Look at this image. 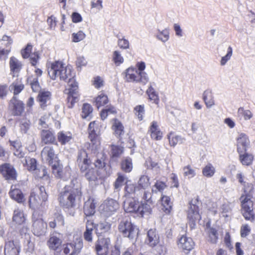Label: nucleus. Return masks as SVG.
Listing matches in <instances>:
<instances>
[{
  "instance_id": "nucleus-45",
  "label": "nucleus",
  "mask_w": 255,
  "mask_h": 255,
  "mask_svg": "<svg viewBox=\"0 0 255 255\" xmlns=\"http://www.w3.org/2000/svg\"><path fill=\"white\" fill-rule=\"evenodd\" d=\"M112 128L115 135L117 136H120L124 133V126L118 120L115 119L114 120Z\"/></svg>"
},
{
  "instance_id": "nucleus-8",
  "label": "nucleus",
  "mask_w": 255,
  "mask_h": 255,
  "mask_svg": "<svg viewBox=\"0 0 255 255\" xmlns=\"http://www.w3.org/2000/svg\"><path fill=\"white\" fill-rule=\"evenodd\" d=\"M36 216L37 213L34 212L32 215L33 232L35 236H40L46 232L47 224L41 218Z\"/></svg>"
},
{
  "instance_id": "nucleus-60",
  "label": "nucleus",
  "mask_w": 255,
  "mask_h": 255,
  "mask_svg": "<svg viewBox=\"0 0 255 255\" xmlns=\"http://www.w3.org/2000/svg\"><path fill=\"white\" fill-rule=\"evenodd\" d=\"M30 122L26 119H22L20 122V128L22 132L26 133L30 127Z\"/></svg>"
},
{
  "instance_id": "nucleus-15",
  "label": "nucleus",
  "mask_w": 255,
  "mask_h": 255,
  "mask_svg": "<svg viewBox=\"0 0 255 255\" xmlns=\"http://www.w3.org/2000/svg\"><path fill=\"white\" fill-rule=\"evenodd\" d=\"M43 161L48 162L49 164H52L54 161L57 160L54 150L51 146H46L43 148L41 153Z\"/></svg>"
},
{
  "instance_id": "nucleus-52",
  "label": "nucleus",
  "mask_w": 255,
  "mask_h": 255,
  "mask_svg": "<svg viewBox=\"0 0 255 255\" xmlns=\"http://www.w3.org/2000/svg\"><path fill=\"white\" fill-rule=\"evenodd\" d=\"M145 63L144 62H138L136 64V69L140 76H142V79H145L149 81V78L147 74L144 71L145 69Z\"/></svg>"
},
{
  "instance_id": "nucleus-44",
  "label": "nucleus",
  "mask_w": 255,
  "mask_h": 255,
  "mask_svg": "<svg viewBox=\"0 0 255 255\" xmlns=\"http://www.w3.org/2000/svg\"><path fill=\"white\" fill-rule=\"evenodd\" d=\"M240 153V160L243 165L249 166L253 163L254 156L248 153Z\"/></svg>"
},
{
  "instance_id": "nucleus-55",
  "label": "nucleus",
  "mask_w": 255,
  "mask_h": 255,
  "mask_svg": "<svg viewBox=\"0 0 255 255\" xmlns=\"http://www.w3.org/2000/svg\"><path fill=\"white\" fill-rule=\"evenodd\" d=\"M92 112V107L89 104L85 103L82 108L81 117L83 119H86L90 116Z\"/></svg>"
},
{
  "instance_id": "nucleus-24",
  "label": "nucleus",
  "mask_w": 255,
  "mask_h": 255,
  "mask_svg": "<svg viewBox=\"0 0 255 255\" xmlns=\"http://www.w3.org/2000/svg\"><path fill=\"white\" fill-rule=\"evenodd\" d=\"M9 65L11 73L12 76H17V74L20 71L22 68L21 62L14 56H12L9 59Z\"/></svg>"
},
{
  "instance_id": "nucleus-39",
  "label": "nucleus",
  "mask_w": 255,
  "mask_h": 255,
  "mask_svg": "<svg viewBox=\"0 0 255 255\" xmlns=\"http://www.w3.org/2000/svg\"><path fill=\"white\" fill-rule=\"evenodd\" d=\"M41 135L42 141L45 144L52 143L55 140L53 133L49 130H43Z\"/></svg>"
},
{
  "instance_id": "nucleus-56",
  "label": "nucleus",
  "mask_w": 255,
  "mask_h": 255,
  "mask_svg": "<svg viewBox=\"0 0 255 255\" xmlns=\"http://www.w3.org/2000/svg\"><path fill=\"white\" fill-rule=\"evenodd\" d=\"M11 90H13L14 95L18 94L24 88V85L20 81L13 82L10 86Z\"/></svg>"
},
{
  "instance_id": "nucleus-18",
  "label": "nucleus",
  "mask_w": 255,
  "mask_h": 255,
  "mask_svg": "<svg viewBox=\"0 0 255 255\" xmlns=\"http://www.w3.org/2000/svg\"><path fill=\"white\" fill-rule=\"evenodd\" d=\"M97 201L90 197L85 203L84 212L86 217H90L94 215L96 212Z\"/></svg>"
},
{
  "instance_id": "nucleus-23",
  "label": "nucleus",
  "mask_w": 255,
  "mask_h": 255,
  "mask_svg": "<svg viewBox=\"0 0 255 255\" xmlns=\"http://www.w3.org/2000/svg\"><path fill=\"white\" fill-rule=\"evenodd\" d=\"M20 247L18 244L13 241L6 242L4 247L5 255H18Z\"/></svg>"
},
{
  "instance_id": "nucleus-31",
  "label": "nucleus",
  "mask_w": 255,
  "mask_h": 255,
  "mask_svg": "<svg viewBox=\"0 0 255 255\" xmlns=\"http://www.w3.org/2000/svg\"><path fill=\"white\" fill-rule=\"evenodd\" d=\"M25 217L23 211L18 209H15L13 211L12 221L18 225H21L24 223Z\"/></svg>"
},
{
  "instance_id": "nucleus-11",
  "label": "nucleus",
  "mask_w": 255,
  "mask_h": 255,
  "mask_svg": "<svg viewBox=\"0 0 255 255\" xmlns=\"http://www.w3.org/2000/svg\"><path fill=\"white\" fill-rule=\"evenodd\" d=\"M82 247V240L79 238L74 243L64 245L63 252L66 255H76L80 252Z\"/></svg>"
},
{
  "instance_id": "nucleus-9",
  "label": "nucleus",
  "mask_w": 255,
  "mask_h": 255,
  "mask_svg": "<svg viewBox=\"0 0 255 255\" xmlns=\"http://www.w3.org/2000/svg\"><path fill=\"white\" fill-rule=\"evenodd\" d=\"M119 208L118 202L113 199L106 200L100 206L102 213L106 216L113 215Z\"/></svg>"
},
{
  "instance_id": "nucleus-25",
  "label": "nucleus",
  "mask_w": 255,
  "mask_h": 255,
  "mask_svg": "<svg viewBox=\"0 0 255 255\" xmlns=\"http://www.w3.org/2000/svg\"><path fill=\"white\" fill-rule=\"evenodd\" d=\"M146 243L151 247L155 246L159 242V237L155 230L150 229L147 232Z\"/></svg>"
},
{
  "instance_id": "nucleus-33",
  "label": "nucleus",
  "mask_w": 255,
  "mask_h": 255,
  "mask_svg": "<svg viewBox=\"0 0 255 255\" xmlns=\"http://www.w3.org/2000/svg\"><path fill=\"white\" fill-rule=\"evenodd\" d=\"M237 117L240 119L245 121L250 120L253 117V113L249 110L245 109L243 107H240L237 113Z\"/></svg>"
},
{
  "instance_id": "nucleus-5",
  "label": "nucleus",
  "mask_w": 255,
  "mask_h": 255,
  "mask_svg": "<svg viewBox=\"0 0 255 255\" xmlns=\"http://www.w3.org/2000/svg\"><path fill=\"white\" fill-rule=\"evenodd\" d=\"M242 204V213L246 220L253 221L254 219L253 203L248 196L242 195L240 197Z\"/></svg>"
},
{
  "instance_id": "nucleus-53",
  "label": "nucleus",
  "mask_w": 255,
  "mask_h": 255,
  "mask_svg": "<svg viewBox=\"0 0 255 255\" xmlns=\"http://www.w3.org/2000/svg\"><path fill=\"white\" fill-rule=\"evenodd\" d=\"M99 175L97 171L92 168L85 173V177L89 182H95L97 180Z\"/></svg>"
},
{
  "instance_id": "nucleus-57",
  "label": "nucleus",
  "mask_w": 255,
  "mask_h": 255,
  "mask_svg": "<svg viewBox=\"0 0 255 255\" xmlns=\"http://www.w3.org/2000/svg\"><path fill=\"white\" fill-rule=\"evenodd\" d=\"M166 187L167 185L165 182L157 180L152 188V192H156L157 191L162 192Z\"/></svg>"
},
{
  "instance_id": "nucleus-21",
  "label": "nucleus",
  "mask_w": 255,
  "mask_h": 255,
  "mask_svg": "<svg viewBox=\"0 0 255 255\" xmlns=\"http://www.w3.org/2000/svg\"><path fill=\"white\" fill-rule=\"evenodd\" d=\"M0 171L2 175L6 179H15L16 178V172L12 165L9 164H4L2 165L0 169Z\"/></svg>"
},
{
  "instance_id": "nucleus-37",
  "label": "nucleus",
  "mask_w": 255,
  "mask_h": 255,
  "mask_svg": "<svg viewBox=\"0 0 255 255\" xmlns=\"http://www.w3.org/2000/svg\"><path fill=\"white\" fill-rule=\"evenodd\" d=\"M22 162L23 165L26 166L29 171H32L33 173L37 168L36 160L34 158L26 157L22 161Z\"/></svg>"
},
{
  "instance_id": "nucleus-54",
  "label": "nucleus",
  "mask_w": 255,
  "mask_h": 255,
  "mask_svg": "<svg viewBox=\"0 0 255 255\" xmlns=\"http://www.w3.org/2000/svg\"><path fill=\"white\" fill-rule=\"evenodd\" d=\"M215 172L214 167L211 163L207 164L203 169V175L207 177H212Z\"/></svg>"
},
{
  "instance_id": "nucleus-32",
  "label": "nucleus",
  "mask_w": 255,
  "mask_h": 255,
  "mask_svg": "<svg viewBox=\"0 0 255 255\" xmlns=\"http://www.w3.org/2000/svg\"><path fill=\"white\" fill-rule=\"evenodd\" d=\"M111 227V225L108 222L100 223L96 225H94L95 232L98 236L108 232Z\"/></svg>"
},
{
  "instance_id": "nucleus-28",
  "label": "nucleus",
  "mask_w": 255,
  "mask_h": 255,
  "mask_svg": "<svg viewBox=\"0 0 255 255\" xmlns=\"http://www.w3.org/2000/svg\"><path fill=\"white\" fill-rule=\"evenodd\" d=\"M125 196L127 198H130L131 197H134L138 196L137 192L139 191L138 187L133 184H127L126 183L125 187Z\"/></svg>"
},
{
  "instance_id": "nucleus-58",
  "label": "nucleus",
  "mask_w": 255,
  "mask_h": 255,
  "mask_svg": "<svg viewBox=\"0 0 255 255\" xmlns=\"http://www.w3.org/2000/svg\"><path fill=\"white\" fill-rule=\"evenodd\" d=\"M113 60L116 66H119L124 62V59L119 51H115L113 54Z\"/></svg>"
},
{
  "instance_id": "nucleus-38",
  "label": "nucleus",
  "mask_w": 255,
  "mask_h": 255,
  "mask_svg": "<svg viewBox=\"0 0 255 255\" xmlns=\"http://www.w3.org/2000/svg\"><path fill=\"white\" fill-rule=\"evenodd\" d=\"M152 204L153 203H149L147 202L141 203L140 205H138L137 213L140 214L142 216L144 214L148 215L150 214L152 211Z\"/></svg>"
},
{
  "instance_id": "nucleus-46",
  "label": "nucleus",
  "mask_w": 255,
  "mask_h": 255,
  "mask_svg": "<svg viewBox=\"0 0 255 255\" xmlns=\"http://www.w3.org/2000/svg\"><path fill=\"white\" fill-rule=\"evenodd\" d=\"M220 214L225 218H230L232 215V208L229 203L223 204L219 208Z\"/></svg>"
},
{
  "instance_id": "nucleus-47",
  "label": "nucleus",
  "mask_w": 255,
  "mask_h": 255,
  "mask_svg": "<svg viewBox=\"0 0 255 255\" xmlns=\"http://www.w3.org/2000/svg\"><path fill=\"white\" fill-rule=\"evenodd\" d=\"M108 102V96L104 93H100L95 100V105L98 108L107 104Z\"/></svg>"
},
{
  "instance_id": "nucleus-64",
  "label": "nucleus",
  "mask_w": 255,
  "mask_h": 255,
  "mask_svg": "<svg viewBox=\"0 0 255 255\" xmlns=\"http://www.w3.org/2000/svg\"><path fill=\"white\" fill-rule=\"evenodd\" d=\"M233 53L232 48L229 46L228 48L227 53L226 55L222 57L220 61V65L221 66H224L226 65L227 62L231 59Z\"/></svg>"
},
{
  "instance_id": "nucleus-50",
  "label": "nucleus",
  "mask_w": 255,
  "mask_h": 255,
  "mask_svg": "<svg viewBox=\"0 0 255 255\" xmlns=\"http://www.w3.org/2000/svg\"><path fill=\"white\" fill-rule=\"evenodd\" d=\"M127 179L126 175H123L121 173H119L118 174V177L116 179L115 182L114 184V189L116 191H119L123 186L125 181Z\"/></svg>"
},
{
  "instance_id": "nucleus-19",
  "label": "nucleus",
  "mask_w": 255,
  "mask_h": 255,
  "mask_svg": "<svg viewBox=\"0 0 255 255\" xmlns=\"http://www.w3.org/2000/svg\"><path fill=\"white\" fill-rule=\"evenodd\" d=\"M177 245L183 250L190 251L193 248L194 242L191 238L183 235L178 239Z\"/></svg>"
},
{
  "instance_id": "nucleus-48",
  "label": "nucleus",
  "mask_w": 255,
  "mask_h": 255,
  "mask_svg": "<svg viewBox=\"0 0 255 255\" xmlns=\"http://www.w3.org/2000/svg\"><path fill=\"white\" fill-rule=\"evenodd\" d=\"M156 37L159 40L162 42H166L169 40V31L167 28H165L162 30H158L156 34Z\"/></svg>"
},
{
  "instance_id": "nucleus-43",
  "label": "nucleus",
  "mask_w": 255,
  "mask_h": 255,
  "mask_svg": "<svg viewBox=\"0 0 255 255\" xmlns=\"http://www.w3.org/2000/svg\"><path fill=\"white\" fill-rule=\"evenodd\" d=\"M62 243L61 240L56 236H51L47 242V245L50 249L57 250Z\"/></svg>"
},
{
  "instance_id": "nucleus-2",
  "label": "nucleus",
  "mask_w": 255,
  "mask_h": 255,
  "mask_svg": "<svg viewBox=\"0 0 255 255\" xmlns=\"http://www.w3.org/2000/svg\"><path fill=\"white\" fill-rule=\"evenodd\" d=\"M81 195V184L76 178H73L60 193L58 200L60 205L67 209V213L73 216L76 199L80 198Z\"/></svg>"
},
{
  "instance_id": "nucleus-40",
  "label": "nucleus",
  "mask_w": 255,
  "mask_h": 255,
  "mask_svg": "<svg viewBox=\"0 0 255 255\" xmlns=\"http://www.w3.org/2000/svg\"><path fill=\"white\" fill-rule=\"evenodd\" d=\"M203 99L207 108H211L215 105L214 97L211 91H205L203 93Z\"/></svg>"
},
{
  "instance_id": "nucleus-29",
  "label": "nucleus",
  "mask_w": 255,
  "mask_h": 255,
  "mask_svg": "<svg viewBox=\"0 0 255 255\" xmlns=\"http://www.w3.org/2000/svg\"><path fill=\"white\" fill-rule=\"evenodd\" d=\"M150 136L152 139L160 140L162 137V133L159 129L157 123L153 121L150 127Z\"/></svg>"
},
{
  "instance_id": "nucleus-59",
  "label": "nucleus",
  "mask_w": 255,
  "mask_h": 255,
  "mask_svg": "<svg viewBox=\"0 0 255 255\" xmlns=\"http://www.w3.org/2000/svg\"><path fill=\"white\" fill-rule=\"evenodd\" d=\"M145 165L147 168L155 170L157 172L159 170V167L158 163L153 161L150 158H148L146 160Z\"/></svg>"
},
{
  "instance_id": "nucleus-34",
  "label": "nucleus",
  "mask_w": 255,
  "mask_h": 255,
  "mask_svg": "<svg viewBox=\"0 0 255 255\" xmlns=\"http://www.w3.org/2000/svg\"><path fill=\"white\" fill-rule=\"evenodd\" d=\"M72 138V133L68 131H60L57 134L58 141L63 145L69 143Z\"/></svg>"
},
{
  "instance_id": "nucleus-62",
  "label": "nucleus",
  "mask_w": 255,
  "mask_h": 255,
  "mask_svg": "<svg viewBox=\"0 0 255 255\" xmlns=\"http://www.w3.org/2000/svg\"><path fill=\"white\" fill-rule=\"evenodd\" d=\"M183 170L184 175L188 178H193L196 175L195 170L189 165L184 167Z\"/></svg>"
},
{
  "instance_id": "nucleus-14",
  "label": "nucleus",
  "mask_w": 255,
  "mask_h": 255,
  "mask_svg": "<svg viewBox=\"0 0 255 255\" xmlns=\"http://www.w3.org/2000/svg\"><path fill=\"white\" fill-rule=\"evenodd\" d=\"M9 109L13 116H20L24 111V104L13 97L10 101Z\"/></svg>"
},
{
  "instance_id": "nucleus-61",
  "label": "nucleus",
  "mask_w": 255,
  "mask_h": 255,
  "mask_svg": "<svg viewBox=\"0 0 255 255\" xmlns=\"http://www.w3.org/2000/svg\"><path fill=\"white\" fill-rule=\"evenodd\" d=\"M86 37L85 33L80 30L77 33H73L72 34V40L74 42H78L83 40Z\"/></svg>"
},
{
  "instance_id": "nucleus-16",
  "label": "nucleus",
  "mask_w": 255,
  "mask_h": 255,
  "mask_svg": "<svg viewBox=\"0 0 255 255\" xmlns=\"http://www.w3.org/2000/svg\"><path fill=\"white\" fill-rule=\"evenodd\" d=\"M136 196L127 198L124 202V208L128 213L137 212L138 209V202L135 199Z\"/></svg>"
},
{
  "instance_id": "nucleus-42",
  "label": "nucleus",
  "mask_w": 255,
  "mask_h": 255,
  "mask_svg": "<svg viewBox=\"0 0 255 255\" xmlns=\"http://www.w3.org/2000/svg\"><path fill=\"white\" fill-rule=\"evenodd\" d=\"M133 168L132 160L130 157H124L121 162L122 169L127 172H130Z\"/></svg>"
},
{
  "instance_id": "nucleus-13",
  "label": "nucleus",
  "mask_w": 255,
  "mask_h": 255,
  "mask_svg": "<svg viewBox=\"0 0 255 255\" xmlns=\"http://www.w3.org/2000/svg\"><path fill=\"white\" fill-rule=\"evenodd\" d=\"M77 161L82 172L86 171L88 169L91 160L86 150L82 149L79 151Z\"/></svg>"
},
{
  "instance_id": "nucleus-12",
  "label": "nucleus",
  "mask_w": 255,
  "mask_h": 255,
  "mask_svg": "<svg viewBox=\"0 0 255 255\" xmlns=\"http://www.w3.org/2000/svg\"><path fill=\"white\" fill-rule=\"evenodd\" d=\"M110 242V240L108 238L99 237L95 244V249L97 255H107L109 251Z\"/></svg>"
},
{
  "instance_id": "nucleus-6",
  "label": "nucleus",
  "mask_w": 255,
  "mask_h": 255,
  "mask_svg": "<svg viewBox=\"0 0 255 255\" xmlns=\"http://www.w3.org/2000/svg\"><path fill=\"white\" fill-rule=\"evenodd\" d=\"M119 230L126 237L133 239L138 233L137 229L128 219H124L119 225Z\"/></svg>"
},
{
  "instance_id": "nucleus-20",
  "label": "nucleus",
  "mask_w": 255,
  "mask_h": 255,
  "mask_svg": "<svg viewBox=\"0 0 255 255\" xmlns=\"http://www.w3.org/2000/svg\"><path fill=\"white\" fill-rule=\"evenodd\" d=\"M51 94L48 91H40L38 95V100L41 108H45L51 104Z\"/></svg>"
},
{
  "instance_id": "nucleus-63",
  "label": "nucleus",
  "mask_w": 255,
  "mask_h": 255,
  "mask_svg": "<svg viewBox=\"0 0 255 255\" xmlns=\"http://www.w3.org/2000/svg\"><path fill=\"white\" fill-rule=\"evenodd\" d=\"M208 233L209 234L208 241L212 243H216L218 239L216 230L213 228H209L208 230Z\"/></svg>"
},
{
  "instance_id": "nucleus-3",
  "label": "nucleus",
  "mask_w": 255,
  "mask_h": 255,
  "mask_svg": "<svg viewBox=\"0 0 255 255\" xmlns=\"http://www.w3.org/2000/svg\"><path fill=\"white\" fill-rule=\"evenodd\" d=\"M47 196L45 188L43 186L36 187L31 193L29 198L30 208L36 212V210L39 209L45 205Z\"/></svg>"
},
{
  "instance_id": "nucleus-10",
  "label": "nucleus",
  "mask_w": 255,
  "mask_h": 255,
  "mask_svg": "<svg viewBox=\"0 0 255 255\" xmlns=\"http://www.w3.org/2000/svg\"><path fill=\"white\" fill-rule=\"evenodd\" d=\"M187 219L190 224V226L193 228L195 223L199 221L201 219V213L200 212L199 206L190 204L187 211Z\"/></svg>"
},
{
  "instance_id": "nucleus-26",
  "label": "nucleus",
  "mask_w": 255,
  "mask_h": 255,
  "mask_svg": "<svg viewBox=\"0 0 255 255\" xmlns=\"http://www.w3.org/2000/svg\"><path fill=\"white\" fill-rule=\"evenodd\" d=\"M94 228V224L93 222L90 220H87L86 223V231L84 233V239L89 242H92L93 240L92 233Z\"/></svg>"
},
{
  "instance_id": "nucleus-17",
  "label": "nucleus",
  "mask_w": 255,
  "mask_h": 255,
  "mask_svg": "<svg viewBox=\"0 0 255 255\" xmlns=\"http://www.w3.org/2000/svg\"><path fill=\"white\" fill-rule=\"evenodd\" d=\"M237 141L238 152L243 153L244 151H246L250 144L248 136L244 133H241L237 138Z\"/></svg>"
},
{
  "instance_id": "nucleus-7",
  "label": "nucleus",
  "mask_w": 255,
  "mask_h": 255,
  "mask_svg": "<svg viewBox=\"0 0 255 255\" xmlns=\"http://www.w3.org/2000/svg\"><path fill=\"white\" fill-rule=\"evenodd\" d=\"M89 138L95 148L100 145V130L99 124L96 121L91 122L88 127Z\"/></svg>"
},
{
  "instance_id": "nucleus-35",
  "label": "nucleus",
  "mask_w": 255,
  "mask_h": 255,
  "mask_svg": "<svg viewBox=\"0 0 255 255\" xmlns=\"http://www.w3.org/2000/svg\"><path fill=\"white\" fill-rule=\"evenodd\" d=\"M168 139L169 144L172 146H175L177 143H182L185 140L184 137L176 135L173 132H170L168 134Z\"/></svg>"
},
{
  "instance_id": "nucleus-49",
  "label": "nucleus",
  "mask_w": 255,
  "mask_h": 255,
  "mask_svg": "<svg viewBox=\"0 0 255 255\" xmlns=\"http://www.w3.org/2000/svg\"><path fill=\"white\" fill-rule=\"evenodd\" d=\"M124 152L122 146L113 145L111 146V158L112 160H116Z\"/></svg>"
},
{
  "instance_id": "nucleus-22",
  "label": "nucleus",
  "mask_w": 255,
  "mask_h": 255,
  "mask_svg": "<svg viewBox=\"0 0 255 255\" xmlns=\"http://www.w3.org/2000/svg\"><path fill=\"white\" fill-rule=\"evenodd\" d=\"M35 76H31L27 78V82L31 86V88L34 92H36L39 90V85L38 81V78L41 76L42 71L38 68L35 70Z\"/></svg>"
},
{
  "instance_id": "nucleus-27",
  "label": "nucleus",
  "mask_w": 255,
  "mask_h": 255,
  "mask_svg": "<svg viewBox=\"0 0 255 255\" xmlns=\"http://www.w3.org/2000/svg\"><path fill=\"white\" fill-rule=\"evenodd\" d=\"M10 197L18 203H22L24 201V195L22 192L15 188V186H11L9 193Z\"/></svg>"
},
{
  "instance_id": "nucleus-1",
  "label": "nucleus",
  "mask_w": 255,
  "mask_h": 255,
  "mask_svg": "<svg viewBox=\"0 0 255 255\" xmlns=\"http://www.w3.org/2000/svg\"><path fill=\"white\" fill-rule=\"evenodd\" d=\"M47 67L48 75L52 80H55L57 78L63 81L68 79V88L65 90V93L68 95V107L72 108L75 104L78 102L80 94L78 83L71 74V67L66 66L61 61L48 62Z\"/></svg>"
},
{
  "instance_id": "nucleus-51",
  "label": "nucleus",
  "mask_w": 255,
  "mask_h": 255,
  "mask_svg": "<svg viewBox=\"0 0 255 255\" xmlns=\"http://www.w3.org/2000/svg\"><path fill=\"white\" fill-rule=\"evenodd\" d=\"M146 93L148 96L149 99L153 101L154 103L156 104L158 103V95L151 85L148 86Z\"/></svg>"
},
{
  "instance_id": "nucleus-36",
  "label": "nucleus",
  "mask_w": 255,
  "mask_h": 255,
  "mask_svg": "<svg viewBox=\"0 0 255 255\" xmlns=\"http://www.w3.org/2000/svg\"><path fill=\"white\" fill-rule=\"evenodd\" d=\"M51 165L52 172L56 177L63 178L65 180L64 177L62 175V165L58 160L54 161L52 164H49Z\"/></svg>"
},
{
  "instance_id": "nucleus-4",
  "label": "nucleus",
  "mask_w": 255,
  "mask_h": 255,
  "mask_svg": "<svg viewBox=\"0 0 255 255\" xmlns=\"http://www.w3.org/2000/svg\"><path fill=\"white\" fill-rule=\"evenodd\" d=\"M126 82L140 83L143 85H146L148 81L145 78L142 79L136 70V68L130 67L127 68L123 73Z\"/></svg>"
},
{
  "instance_id": "nucleus-41",
  "label": "nucleus",
  "mask_w": 255,
  "mask_h": 255,
  "mask_svg": "<svg viewBox=\"0 0 255 255\" xmlns=\"http://www.w3.org/2000/svg\"><path fill=\"white\" fill-rule=\"evenodd\" d=\"M149 177L145 175L140 176L137 182L138 189H146L150 186Z\"/></svg>"
},
{
  "instance_id": "nucleus-30",
  "label": "nucleus",
  "mask_w": 255,
  "mask_h": 255,
  "mask_svg": "<svg viewBox=\"0 0 255 255\" xmlns=\"http://www.w3.org/2000/svg\"><path fill=\"white\" fill-rule=\"evenodd\" d=\"M162 205V210L164 212L168 214L170 213L172 207V203L171 201L170 198L166 195H162L161 198Z\"/></svg>"
}]
</instances>
